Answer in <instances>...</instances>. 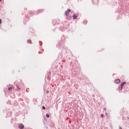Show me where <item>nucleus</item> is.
Here are the masks:
<instances>
[{
    "label": "nucleus",
    "instance_id": "f257e3e1",
    "mask_svg": "<svg viewBox=\"0 0 129 129\" xmlns=\"http://www.w3.org/2000/svg\"><path fill=\"white\" fill-rule=\"evenodd\" d=\"M70 12H71V10L70 9H68L67 11H66L65 12V15L66 16H68V15H69V13H70Z\"/></svg>",
    "mask_w": 129,
    "mask_h": 129
},
{
    "label": "nucleus",
    "instance_id": "f03ea898",
    "mask_svg": "<svg viewBox=\"0 0 129 129\" xmlns=\"http://www.w3.org/2000/svg\"><path fill=\"white\" fill-rule=\"evenodd\" d=\"M114 83L116 84H118V83H120V80L119 79H116L114 81Z\"/></svg>",
    "mask_w": 129,
    "mask_h": 129
},
{
    "label": "nucleus",
    "instance_id": "7ed1b4c3",
    "mask_svg": "<svg viewBox=\"0 0 129 129\" xmlns=\"http://www.w3.org/2000/svg\"><path fill=\"white\" fill-rule=\"evenodd\" d=\"M19 128H20V129H23V128H24V124H19Z\"/></svg>",
    "mask_w": 129,
    "mask_h": 129
},
{
    "label": "nucleus",
    "instance_id": "20e7f679",
    "mask_svg": "<svg viewBox=\"0 0 129 129\" xmlns=\"http://www.w3.org/2000/svg\"><path fill=\"white\" fill-rule=\"evenodd\" d=\"M126 83L125 82H123L121 84V89H122V87H123V85H125Z\"/></svg>",
    "mask_w": 129,
    "mask_h": 129
},
{
    "label": "nucleus",
    "instance_id": "39448f33",
    "mask_svg": "<svg viewBox=\"0 0 129 129\" xmlns=\"http://www.w3.org/2000/svg\"><path fill=\"white\" fill-rule=\"evenodd\" d=\"M27 43H28V44H31L32 40L29 39L28 40H27Z\"/></svg>",
    "mask_w": 129,
    "mask_h": 129
},
{
    "label": "nucleus",
    "instance_id": "423d86ee",
    "mask_svg": "<svg viewBox=\"0 0 129 129\" xmlns=\"http://www.w3.org/2000/svg\"><path fill=\"white\" fill-rule=\"evenodd\" d=\"M74 20H75L77 18V16L76 15H73Z\"/></svg>",
    "mask_w": 129,
    "mask_h": 129
},
{
    "label": "nucleus",
    "instance_id": "0eeeda50",
    "mask_svg": "<svg viewBox=\"0 0 129 129\" xmlns=\"http://www.w3.org/2000/svg\"><path fill=\"white\" fill-rule=\"evenodd\" d=\"M12 89H13V87H10L8 88V90H9V91H11Z\"/></svg>",
    "mask_w": 129,
    "mask_h": 129
},
{
    "label": "nucleus",
    "instance_id": "6e6552de",
    "mask_svg": "<svg viewBox=\"0 0 129 129\" xmlns=\"http://www.w3.org/2000/svg\"><path fill=\"white\" fill-rule=\"evenodd\" d=\"M46 117H48V118L50 117V115H49V114H47Z\"/></svg>",
    "mask_w": 129,
    "mask_h": 129
},
{
    "label": "nucleus",
    "instance_id": "1a4fd4ad",
    "mask_svg": "<svg viewBox=\"0 0 129 129\" xmlns=\"http://www.w3.org/2000/svg\"><path fill=\"white\" fill-rule=\"evenodd\" d=\"M42 109H46V107H45V106H43L42 107Z\"/></svg>",
    "mask_w": 129,
    "mask_h": 129
},
{
    "label": "nucleus",
    "instance_id": "9d476101",
    "mask_svg": "<svg viewBox=\"0 0 129 129\" xmlns=\"http://www.w3.org/2000/svg\"><path fill=\"white\" fill-rule=\"evenodd\" d=\"M2 24V19H0V24Z\"/></svg>",
    "mask_w": 129,
    "mask_h": 129
},
{
    "label": "nucleus",
    "instance_id": "9b49d317",
    "mask_svg": "<svg viewBox=\"0 0 129 129\" xmlns=\"http://www.w3.org/2000/svg\"><path fill=\"white\" fill-rule=\"evenodd\" d=\"M101 116L102 117H103V114H101Z\"/></svg>",
    "mask_w": 129,
    "mask_h": 129
},
{
    "label": "nucleus",
    "instance_id": "f8f14e48",
    "mask_svg": "<svg viewBox=\"0 0 129 129\" xmlns=\"http://www.w3.org/2000/svg\"><path fill=\"white\" fill-rule=\"evenodd\" d=\"M0 2H2V0H0Z\"/></svg>",
    "mask_w": 129,
    "mask_h": 129
}]
</instances>
